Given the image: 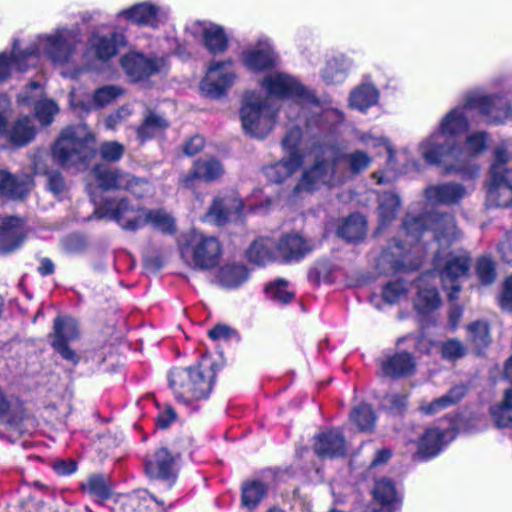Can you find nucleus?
I'll return each mask as SVG.
<instances>
[{"mask_svg": "<svg viewBox=\"0 0 512 512\" xmlns=\"http://www.w3.org/2000/svg\"><path fill=\"white\" fill-rule=\"evenodd\" d=\"M266 486L258 481L247 483L242 488L241 502L247 509H254L265 497Z\"/></svg>", "mask_w": 512, "mask_h": 512, "instance_id": "nucleus-47", "label": "nucleus"}, {"mask_svg": "<svg viewBox=\"0 0 512 512\" xmlns=\"http://www.w3.org/2000/svg\"><path fill=\"white\" fill-rule=\"evenodd\" d=\"M267 296L281 304L288 303L294 296V293L288 289L286 281L279 279L270 283L266 287Z\"/></svg>", "mask_w": 512, "mask_h": 512, "instance_id": "nucleus-53", "label": "nucleus"}, {"mask_svg": "<svg viewBox=\"0 0 512 512\" xmlns=\"http://www.w3.org/2000/svg\"><path fill=\"white\" fill-rule=\"evenodd\" d=\"M78 336L79 329L75 319L63 316L57 317L54 320L52 347L63 359L74 365L79 362L80 358L78 354L68 346V343L76 340Z\"/></svg>", "mask_w": 512, "mask_h": 512, "instance_id": "nucleus-19", "label": "nucleus"}, {"mask_svg": "<svg viewBox=\"0 0 512 512\" xmlns=\"http://www.w3.org/2000/svg\"><path fill=\"white\" fill-rule=\"evenodd\" d=\"M400 204V198L395 193L385 192L379 196L378 215L381 226H385L395 219Z\"/></svg>", "mask_w": 512, "mask_h": 512, "instance_id": "nucleus-43", "label": "nucleus"}, {"mask_svg": "<svg viewBox=\"0 0 512 512\" xmlns=\"http://www.w3.org/2000/svg\"><path fill=\"white\" fill-rule=\"evenodd\" d=\"M214 378L212 363L206 358L193 367L174 368L168 376L176 400L183 404L205 399L212 390Z\"/></svg>", "mask_w": 512, "mask_h": 512, "instance_id": "nucleus-6", "label": "nucleus"}, {"mask_svg": "<svg viewBox=\"0 0 512 512\" xmlns=\"http://www.w3.org/2000/svg\"><path fill=\"white\" fill-rule=\"evenodd\" d=\"M476 273L482 284L492 283L496 276L494 263L489 258H480L477 262Z\"/></svg>", "mask_w": 512, "mask_h": 512, "instance_id": "nucleus-58", "label": "nucleus"}, {"mask_svg": "<svg viewBox=\"0 0 512 512\" xmlns=\"http://www.w3.org/2000/svg\"><path fill=\"white\" fill-rule=\"evenodd\" d=\"M428 221L431 222L433 234L441 249L435 256L434 266L439 273L443 288L448 291L449 298L454 299L461 290V279L469 271L470 259L465 251L446 252V247L461 237L453 217L449 215L434 213L419 218L407 215L403 228L407 237L410 238L409 244L417 242L420 235L427 231Z\"/></svg>", "mask_w": 512, "mask_h": 512, "instance_id": "nucleus-2", "label": "nucleus"}, {"mask_svg": "<svg viewBox=\"0 0 512 512\" xmlns=\"http://www.w3.org/2000/svg\"><path fill=\"white\" fill-rule=\"evenodd\" d=\"M301 138L302 133L298 128L287 133L283 139V147L289 152V156L265 168V175L269 180L275 183L283 182L303 164V157L297 149Z\"/></svg>", "mask_w": 512, "mask_h": 512, "instance_id": "nucleus-17", "label": "nucleus"}, {"mask_svg": "<svg viewBox=\"0 0 512 512\" xmlns=\"http://www.w3.org/2000/svg\"><path fill=\"white\" fill-rule=\"evenodd\" d=\"M382 260L390 261L393 270L415 269L418 266V263H408L410 250L400 244H396L390 254L388 252L383 253Z\"/></svg>", "mask_w": 512, "mask_h": 512, "instance_id": "nucleus-48", "label": "nucleus"}, {"mask_svg": "<svg viewBox=\"0 0 512 512\" xmlns=\"http://www.w3.org/2000/svg\"><path fill=\"white\" fill-rule=\"evenodd\" d=\"M379 91L371 83H362L355 87L349 96V106L359 111H366L377 104Z\"/></svg>", "mask_w": 512, "mask_h": 512, "instance_id": "nucleus-40", "label": "nucleus"}, {"mask_svg": "<svg viewBox=\"0 0 512 512\" xmlns=\"http://www.w3.org/2000/svg\"><path fill=\"white\" fill-rule=\"evenodd\" d=\"M468 341L476 348L486 347L490 342L489 329L487 323L476 321L467 327Z\"/></svg>", "mask_w": 512, "mask_h": 512, "instance_id": "nucleus-50", "label": "nucleus"}, {"mask_svg": "<svg viewBox=\"0 0 512 512\" xmlns=\"http://www.w3.org/2000/svg\"><path fill=\"white\" fill-rule=\"evenodd\" d=\"M260 87L271 97L289 99L300 106L305 118V129L312 133L343 121V113L337 108H324L295 76L282 71L267 73L259 82Z\"/></svg>", "mask_w": 512, "mask_h": 512, "instance_id": "nucleus-4", "label": "nucleus"}, {"mask_svg": "<svg viewBox=\"0 0 512 512\" xmlns=\"http://www.w3.org/2000/svg\"><path fill=\"white\" fill-rule=\"evenodd\" d=\"M121 65L133 81L163 72L167 67L165 58H147L139 53H130L121 59Z\"/></svg>", "mask_w": 512, "mask_h": 512, "instance_id": "nucleus-21", "label": "nucleus"}, {"mask_svg": "<svg viewBox=\"0 0 512 512\" xmlns=\"http://www.w3.org/2000/svg\"><path fill=\"white\" fill-rule=\"evenodd\" d=\"M344 160L349 170L354 174L364 171L372 162L371 157L362 150H355L346 154Z\"/></svg>", "mask_w": 512, "mask_h": 512, "instance_id": "nucleus-52", "label": "nucleus"}, {"mask_svg": "<svg viewBox=\"0 0 512 512\" xmlns=\"http://www.w3.org/2000/svg\"><path fill=\"white\" fill-rule=\"evenodd\" d=\"M187 35L200 41L212 54H222L228 48V36L224 28L210 21L195 20L185 27Z\"/></svg>", "mask_w": 512, "mask_h": 512, "instance_id": "nucleus-18", "label": "nucleus"}, {"mask_svg": "<svg viewBox=\"0 0 512 512\" xmlns=\"http://www.w3.org/2000/svg\"><path fill=\"white\" fill-rule=\"evenodd\" d=\"M248 260L256 265H267L274 261H279L276 241L261 237L256 239L247 249Z\"/></svg>", "mask_w": 512, "mask_h": 512, "instance_id": "nucleus-34", "label": "nucleus"}, {"mask_svg": "<svg viewBox=\"0 0 512 512\" xmlns=\"http://www.w3.org/2000/svg\"><path fill=\"white\" fill-rule=\"evenodd\" d=\"M431 274L422 276L417 284L418 292L414 299V307L420 314H429L439 308L440 296L435 287L430 286Z\"/></svg>", "mask_w": 512, "mask_h": 512, "instance_id": "nucleus-32", "label": "nucleus"}, {"mask_svg": "<svg viewBox=\"0 0 512 512\" xmlns=\"http://www.w3.org/2000/svg\"><path fill=\"white\" fill-rule=\"evenodd\" d=\"M314 451L320 458H335L345 454V440L338 430L319 433L315 436Z\"/></svg>", "mask_w": 512, "mask_h": 512, "instance_id": "nucleus-31", "label": "nucleus"}, {"mask_svg": "<svg viewBox=\"0 0 512 512\" xmlns=\"http://www.w3.org/2000/svg\"><path fill=\"white\" fill-rule=\"evenodd\" d=\"M12 144L23 146L29 143L35 136V128L29 117L19 118L8 132Z\"/></svg>", "mask_w": 512, "mask_h": 512, "instance_id": "nucleus-44", "label": "nucleus"}, {"mask_svg": "<svg viewBox=\"0 0 512 512\" xmlns=\"http://www.w3.org/2000/svg\"><path fill=\"white\" fill-rule=\"evenodd\" d=\"M204 146L203 137L196 135L191 137L184 145V153L189 156L197 154Z\"/></svg>", "mask_w": 512, "mask_h": 512, "instance_id": "nucleus-62", "label": "nucleus"}, {"mask_svg": "<svg viewBox=\"0 0 512 512\" xmlns=\"http://www.w3.org/2000/svg\"><path fill=\"white\" fill-rule=\"evenodd\" d=\"M0 419L1 422L6 424L7 427L18 434L29 432L30 427L33 426V421L25 418L22 411L17 408L13 411L8 409V404L0 392Z\"/></svg>", "mask_w": 512, "mask_h": 512, "instance_id": "nucleus-38", "label": "nucleus"}, {"mask_svg": "<svg viewBox=\"0 0 512 512\" xmlns=\"http://www.w3.org/2000/svg\"><path fill=\"white\" fill-rule=\"evenodd\" d=\"M86 489L88 492L103 501L111 496V486L102 475H92L88 478Z\"/></svg>", "mask_w": 512, "mask_h": 512, "instance_id": "nucleus-51", "label": "nucleus"}, {"mask_svg": "<svg viewBox=\"0 0 512 512\" xmlns=\"http://www.w3.org/2000/svg\"><path fill=\"white\" fill-rule=\"evenodd\" d=\"M464 386L453 387L446 395H443L430 403H422L420 410L424 414L433 415L459 402L465 394Z\"/></svg>", "mask_w": 512, "mask_h": 512, "instance_id": "nucleus-42", "label": "nucleus"}, {"mask_svg": "<svg viewBox=\"0 0 512 512\" xmlns=\"http://www.w3.org/2000/svg\"><path fill=\"white\" fill-rule=\"evenodd\" d=\"M407 291V286L402 281L392 282L384 287L383 299L389 304H394L405 297Z\"/></svg>", "mask_w": 512, "mask_h": 512, "instance_id": "nucleus-56", "label": "nucleus"}, {"mask_svg": "<svg viewBox=\"0 0 512 512\" xmlns=\"http://www.w3.org/2000/svg\"><path fill=\"white\" fill-rule=\"evenodd\" d=\"M122 93L123 90L120 87L106 85L96 89L88 102H83L78 100L76 95L72 92L70 94V104L74 110L88 113L93 109H100L113 103Z\"/></svg>", "mask_w": 512, "mask_h": 512, "instance_id": "nucleus-29", "label": "nucleus"}, {"mask_svg": "<svg viewBox=\"0 0 512 512\" xmlns=\"http://www.w3.org/2000/svg\"><path fill=\"white\" fill-rule=\"evenodd\" d=\"M43 89L37 82H32L30 86L19 95L18 99L21 103H35L36 117L43 125L52 122L54 115L58 113V107L52 100L41 99Z\"/></svg>", "mask_w": 512, "mask_h": 512, "instance_id": "nucleus-24", "label": "nucleus"}, {"mask_svg": "<svg viewBox=\"0 0 512 512\" xmlns=\"http://www.w3.org/2000/svg\"><path fill=\"white\" fill-rule=\"evenodd\" d=\"M278 54L267 37H260L245 47L240 54V63L251 73H262L278 63Z\"/></svg>", "mask_w": 512, "mask_h": 512, "instance_id": "nucleus-16", "label": "nucleus"}, {"mask_svg": "<svg viewBox=\"0 0 512 512\" xmlns=\"http://www.w3.org/2000/svg\"><path fill=\"white\" fill-rule=\"evenodd\" d=\"M130 114H131V110L128 107H122L119 110H117L116 112L110 114L106 118L105 125L108 129H115L117 127V125L121 121H123L124 119L129 117Z\"/></svg>", "mask_w": 512, "mask_h": 512, "instance_id": "nucleus-59", "label": "nucleus"}, {"mask_svg": "<svg viewBox=\"0 0 512 512\" xmlns=\"http://www.w3.org/2000/svg\"><path fill=\"white\" fill-rule=\"evenodd\" d=\"M232 333V329L228 326L219 324L209 330L208 335L213 340H226Z\"/></svg>", "mask_w": 512, "mask_h": 512, "instance_id": "nucleus-63", "label": "nucleus"}, {"mask_svg": "<svg viewBox=\"0 0 512 512\" xmlns=\"http://www.w3.org/2000/svg\"><path fill=\"white\" fill-rule=\"evenodd\" d=\"M94 177L103 190H126L137 198H144L153 194L152 185L128 172L112 169L106 165H97L93 170Z\"/></svg>", "mask_w": 512, "mask_h": 512, "instance_id": "nucleus-13", "label": "nucleus"}, {"mask_svg": "<svg viewBox=\"0 0 512 512\" xmlns=\"http://www.w3.org/2000/svg\"><path fill=\"white\" fill-rule=\"evenodd\" d=\"M95 203V212L99 218H107L115 221L122 229L136 231L147 224L164 233L175 231L174 218L162 209L148 210L133 205L125 197L106 198L102 202Z\"/></svg>", "mask_w": 512, "mask_h": 512, "instance_id": "nucleus-5", "label": "nucleus"}, {"mask_svg": "<svg viewBox=\"0 0 512 512\" xmlns=\"http://www.w3.org/2000/svg\"><path fill=\"white\" fill-rule=\"evenodd\" d=\"M491 415L497 427H512V387L505 391L503 402L491 409Z\"/></svg>", "mask_w": 512, "mask_h": 512, "instance_id": "nucleus-45", "label": "nucleus"}, {"mask_svg": "<svg viewBox=\"0 0 512 512\" xmlns=\"http://www.w3.org/2000/svg\"><path fill=\"white\" fill-rule=\"evenodd\" d=\"M225 168L220 160L214 157L197 159L189 173L180 178V183L186 188H192L195 181L206 183L215 182L222 178Z\"/></svg>", "mask_w": 512, "mask_h": 512, "instance_id": "nucleus-22", "label": "nucleus"}, {"mask_svg": "<svg viewBox=\"0 0 512 512\" xmlns=\"http://www.w3.org/2000/svg\"><path fill=\"white\" fill-rule=\"evenodd\" d=\"M118 16L138 25L157 28L167 21L169 9L153 2H140L120 11Z\"/></svg>", "mask_w": 512, "mask_h": 512, "instance_id": "nucleus-20", "label": "nucleus"}, {"mask_svg": "<svg viewBox=\"0 0 512 512\" xmlns=\"http://www.w3.org/2000/svg\"><path fill=\"white\" fill-rule=\"evenodd\" d=\"M466 354L465 345L458 339L452 338L441 344V355L449 361L457 360Z\"/></svg>", "mask_w": 512, "mask_h": 512, "instance_id": "nucleus-55", "label": "nucleus"}, {"mask_svg": "<svg viewBox=\"0 0 512 512\" xmlns=\"http://www.w3.org/2000/svg\"><path fill=\"white\" fill-rule=\"evenodd\" d=\"M487 193L496 206L512 205V140L502 142L494 151Z\"/></svg>", "mask_w": 512, "mask_h": 512, "instance_id": "nucleus-10", "label": "nucleus"}, {"mask_svg": "<svg viewBox=\"0 0 512 512\" xmlns=\"http://www.w3.org/2000/svg\"><path fill=\"white\" fill-rule=\"evenodd\" d=\"M179 251L181 259L188 267L208 271L219 264L223 249L218 238L191 231L182 238Z\"/></svg>", "mask_w": 512, "mask_h": 512, "instance_id": "nucleus-8", "label": "nucleus"}, {"mask_svg": "<svg viewBox=\"0 0 512 512\" xmlns=\"http://www.w3.org/2000/svg\"><path fill=\"white\" fill-rule=\"evenodd\" d=\"M236 79L233 60L213 61L200 83V89L208 97L220 98L234 85Z\"/></svg>", "mask_w": 512, "mask_h": 512, "instance_id": "nucleus-15", "label": "nucleus"}, {"mask_svg": "<svg viewBox=\"0 0 512 512\" xmlns=\"http://www.w3.org/2000/svg\"><path fill=\"white\" fill-rule=\"evenodd\" d=\"M125 148L116 141H107L101 144L99 152L101 157L109 162L120 160L124 154Z\"/></svg>", "mask_w": 512, "mask_h": 512, "instance_id": "nucleus-57", "label": "nucleus"}, {"mask_svg": "<svg viewBox=\"0 0 512 512\" xmlns=\"http://www.w3.org/2000/svg\"><path fill=\"white\" fill-rule=\"evenodd\" d=\"M400 503L394 484L388 479H380L373 490V503L364 512H395Z\"/></svg>", "mask_w": 512, "mask_h": 512, "instance_id": "nucleus-27", "label": "nucleus"}, {"mask_svg": "<svg viewBox=\"0 0 512 512\" xmlns=\"http://www.w3.org/2000/svg\"><path fill=\"white\" fill-rule=\"evenodd\" d=\"M277 110L269 100L256 92L248 93L240 109L241 125L250 137L263 139L269 135L276 123Z\"/></svg>", "mask_w": 512, "mask_h": 512, "instance_id": "nucleus-11", "label": "nucleus"}, {"mask_svg": "<svg viewBox=\"0 0 512 512\" xmlns=\"http://www.w3.org/2000/svg\"><path fill=\"white\" fill-rule=\"evenodd\" d=\"M126 43L122 33L103 35L94 33L91 35L87 46V55L93 53L99 60L105 61L117 54L118 49Z\"/></svg>", "mask_w": 512, "mask_h": 512, "instance_id": "nucleus-28", "label": "nucleus"}, {"mask_svg": "<svg viewBox=\"0 0 512 512\" xmlns=\"http://www.w3.org/2000/svg\"><path fill=\"white\" fill-rule=\"evenodd\" d=\"M469 109H478L495 123L504 121L511 114L505 97L485 95L482 91L469 93L465 104L451 109L442 117L438 127L419 143L418 151L426 163L439 165L448 162L449 154L455 151V138L469 128Z\"/></svg>", "mask_w": 512, "mask_h": 512, "instance_id": "nucleus-1", "label": "nucleus"}, {"mask_svg": "<svg viewBox=\"0 0 512 512\" xmlns=\"http://www.w3.org/2000/svg\"><path fill=\"white\" fill-rule=\"evenodd\" d=\"M415 361L409 353H399L382 361V373L388 377L408 376L415 369Z\"/></svg>", "mask_w": 512, "mask_h": 512, "instance_id": "nucleus-37", "label": "nucleus"}, {"mask_svg": "<svg viewBox=\"0 0 512 512\" xmlns=\"http://www.w3.org/2000/svg\"><path fill=\"white\" fill-rule=\"evenodd\" d=\"M366 220L360 214H352L342 221L337 234L350 242H357L365 236Z\"/></svg>", "mask_w": 512, "mask_h": 512, "instance_id": "nucleus-41", "label": "nucleus"}, {"mask_svg": "<svg viewBox=\"0 0 512 512\" xmlns=\"http://www.w3.org/2000/svg\"><path fill=\"white\" fill-rule=\"evenodd\" d=\"M32 186V179L28 176L18 179L5 171H0V196L22 199L28 194Z\"/></svg>", "mask_w": 512, "mask_h": 512, "instance_id": "nucleus-36", "label": "nucleus"}, {"mask_svg": "<svg viewBox=\"0 0 512 512\" xmlns=\"http://www.w3.org/2000/svg\"><path fill=\"white\" fill-rule=\"evenodd\" d=\"M488 135L483 131H477L467 135L464 145L455 144V151L449 154L451 163H444L448 171H455L472 176L478 172L476 165H470V161L483 153L487 148Z\"/></svg>", "mask_w": 512, "mask_h": 512, "instance_id": "nucleus-14", "label": "nucleus"}, {"mask_svg": "<svg viewBox=\"0 0 512 512\" xmlns=\"http://www.w3.org/2000/svg\"><path fill=\"white\" fill-rule=\"evenodd\" d=\"M279 261H299L314 249V244L299 234H287L276 241Z\"/></svg>", "mask_w": 512, "mask_h": 512, "instance_id": "nucleus-26", "label": "nucleus"}, {"mask_svg": "<svg viewBox=\"0 0 512 512\" xmlns=\"http://www.w3.org/2000/svg\"><path fill=\"white\" fill-rule=\"evenodd\" d=\"M358 139L363 145L367 146L368 148L376 149L379 147H383L388 154V162L389 163L393 162L395 151H394L390 141L386 137L376 136V135H373L372 133L368 132V133H362L358 137Z\"/></svg>", "mask_w": 512, "mask_h": 512, "instance_id": "nucleus-54", "label": "nucleus"}, {"mask_svg": "<svg viewBox=\"0 0 512 512\" xmlns=\"http://www.w3.org/2000/svg\"><path fill=\"white\" fill-rule=\"evenodd\" d=\"M311 153L315 157V163L303 172L295 192H311L323 186L332 187L342 182V178L336 175L337 164L332 147H315Z\"/></svg>", "mask_w": 512, "mask_h": 512, "instance_id": "nucleus-12", "label": "nucleus"}, {"mask_svg": "<svg viewBox=\"0 0 512 512\" xmlns=\"http://www.w3.org/2000/svg\"><path fill=\"white\" fill-rule=\"evenodd\" d=\"M375 414L372 408L367 404H361L355 407L351 414L350 420L358 426L360 431H372L375 424Z\"/></svg>", "mask_w": 512, "mask_h": 512, "instance_id": "nucleus-49", "label": "nucleus"}, {"mask_svg": "<svg viewBox=\"0 0 512 512\" xmlns=\"http://www.w3.org/2000/svg\"><path fill=\"white\" fill-rule=\"evenodd\" d=\"M271 205V200L262 190H255L244 202L235 194L217 196L209 208L206 217L218 225L237 221L250 213H264Z\"/></svg>", "mask_w": 512, "mask_h": 512, "instance_id": "nucleus-9", "label": "nucleus"}, {"mask_svg": "<svg viewBox=\"0 0 512 512\" xmlns=\"http://www.w3.org/2000/svg\"><path fill=\"white\" fill-rule=\"evenodd\" d=\"M351 63L345 56H335L328 59L321 71V77L326 84L342 83L348 76Z\"/></svg>", "mask_w": 512, "mask_h": 512, "instance_id": "nucleus-39", "label": "nucleus"}, {"mask_svg": "<svg viewBox=\"0 0 512 512\" xmlns=\"http://www.w3.org/2000/svg\"><path fill=\"white\" fill-rule=\"evenodd\" d=\"M168 127V122L162 116L150 112L146 115L143 124L138 128L137 134L141 141L157 136Z\"/></svg>", "mask_w": 512, "mask_h": 512, "instance_id": "nucleus-46", "label": "nucleus"}, {"mask_svg": "<svg viewBox=\"0 0 512 512\" xmlns=\"http://www.w3.org/2000/svg\"><path fill=\"white\" fill-rule=\"evenodd\" d=\"M455 435V430L452 427L426 429L418 441L419 456L423 458L436 456L445 445L455 438Z\"/></svg>", "mask_w": 512, "mask_h": 512, "instance_id": "nucleus-25", "label": "nucleus"}, {"mask_svg": "<svg viewBox=\"0 0 512 512\" xmlns=\"http://www.w3.org/2000/svg\"><path fill=\"white\" fill-rule=\"evenodd\" d=\"M500 305L504 310H512V275L509 276L504 283Z\"/></svg>", "mask_w": 512, "mask_h": 512, "instance_id": "nucleus-61", "label": "nucleus"}, {"mask_svg": "<svg viewBox=\"0 0 512 512\" xmlns=\"http://www.w3.org/2000/svg\"><path fill=\"white\" fill-rule=\"evenodd\" d=\"M94 142V135L86 125L68 127L53 147V158L62 166L77 167L94 154Z\"/></svg>", "mask_w": 512, "mask_h": 512, "instance_id": "nucleus-7", "label": "nucleus"}, {"mask_svg": "<svg viewBox=\"0 0 512 512\" xmlns=\"http://www.w3.org/2000/svg\"><path fill=\"white\" fill-rule=\"evenodd\" d=\"M48 188L56 196L63 194L65 190V183L59 173L48 174Z\"/></svg>", "mask_w": 512, "mask_h": 512, "instance_id": "nucleus-60", "label": "nucleus"}, {"mask_svg": "<svg viewBox=\"0 0 512 512\" xmlns=\"http://www.w3.org/2000/svg\"><path fill=\"white\" fill-rule=\"evenodd\" d=\"M178 458V454L172 453L166 447H161L146 459V473L151 478L174 480Z\"/></svg>", "mask_w": 512, "mask_h": 512, "instance_id": "nucleus-23", "label": "nucleus"}, {"mask_svg": "<svg viewBox=\"0 0 512 512\" xmlns=\"http://www.w3.org/2000/svg\"><path fill=\"white\" fill-rule=\"evenodd\" d=\"M24 240L23 221L17 217H0V250L9 253L20 247Z\"/></svg>", "mask_w": 512, "mask_h": 512, "instance_id": "nucleus-30", "label": "nucleus"}, {"mask_svg": "<svg viewBox=\"0 0 512 512\" xmlns=\"http://www.w3.org/2000/svg\"><path fill=\"white\" fill-rule=\"evenodd\" d=\"M466 189L458 183H443L426 189L427 200L432 204H454L464 198Z\"/></svg>", "mask_w": 512, "mask_h": 512, "instance_id": "nucleus-33", "label": "nucleus"}, {"mask_svg": "<svg viewBox=\"0 0 512 512\" xmlns=\"http://www.w3.org/2000/svg\"><path fill=\"white\" fill-rule=\"evenodd\" d=\"M249 277L247 267L242 263H226L216 274L217 283L226 289H235L244 284Z\"/></svg>", "mask_w": 512, "mask_h": 512, "instance_id": "nucleus-35", "label": "nucleus"}, {"mask_svg": "<svg viewBox=\"0 0 512 512\" xmlns=\"http://www.w3.org/2000/svg\"><path fill=\"white\" fill-rule=\"evenodd\" d=\"M500 253L505 262L512 264V233L507 235L499 246Z\"/></svg>", "mask_w": 512, "mask_h": 512, "instance_id": "nucleus-64", "label": "nucleus"}, {"mask_svg": "<svg viewBox=\"0 0 512 512\" xmlns=\"http://www.w3.org/2000/svg\"><path fill=\"white\" fill-rule=\"evenodd\" d=\"M79 43L78 32L67 27H58L50 33L38 35L24 51H19L18 42L15 41L10 53H0V83L11 77L13 69L26 71L35 66L41 57L59 66L73 63Z\"/></svg>", "mask_w": 512, "mask_h": 512, "instance_id": "nucleus-3", "label": "nucleus"}]
</instances>
